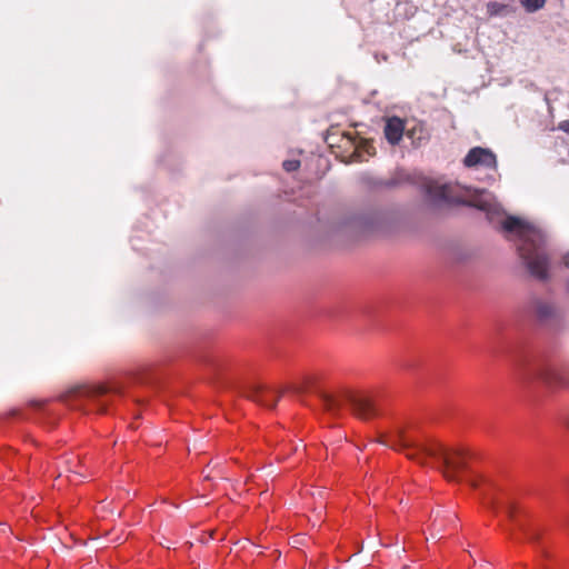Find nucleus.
I'll list each match as a JSON object with an SVG mask.
<instances>
[{
	"label": "nucleus",
	"instance_id": "nucleus-2",
	"mask_svg": "<svg viewBox=\"0 0 569 569\" xmlns=\"http://www.w3.org/2000/svg\"><path fill=\"white\" fill-rule=\"evenodd\" d=\"M391 448L405 452L406 457L417 463L425 466L427 457L442 461L441 472L450 481L457 480V473L467 467L462 459L463 451L456 450L451 457L445 447L436 441H419L402 430H397L392 439Z\"/></svg>",
	"mask_w": 569,
	"mask_h": 569
},
{
	"label": "nucleus",
	"instance_id": "nucleus-23",
	"mask_svg": "<svg viewBox=\"0 0 569 569\" xmlns=\"http://www.w3.org/2000/svg\"><path fill=\"white\" fill-rule=\"evenodd\" d=\"M481 567H482V568H488V567H489V563H488L487 561H483V562L481 563Z\"/></svg>",
	"mask_w": 569,
	"mask_h": 569
},
{
	"label": "nucleus",
	"instance_id": "nucleus-28",
	"mask_svg": "<svg viewBox=\"0 0 569 569\" xmlns=\"http://www.w3.org/2000/svg\"><path fill=\"white\" fill-rule=\"evenodd\" d=\"M379 546H385L382 542H379V543H376V547H379Z\"/></svg>",
	"mask_w": 569,
	"mask_h": 569
},
{
	"label": "nucleus",
	"instance_id": "nucleus-26",
	"mask_svg": "<svg viewBox=\"0 0 569 569\" xmlns=\"http://www.w3.org/2000/svg\"><path fill=\"white\" fill-rule=\"evenodd\" d=\"M121 540H122V539H121V537H117V538L113 540V542H120Z\"/></svg>",
	"mask_w": 569,
	"mask_h": 569
},
{
	"label": "nucleus",
	"instance_id": "nucleus-20",
	"mask_svg": "<svg viewBox=\"0 0 569 569\" xmlns=\"http://www.w3.org/2000/svg\"><path fill=\"white\" fill-rule=\"evenodd\" d=\"M212 468H213V469H217V470H218L219 472H221V473L223 472V468H222V466H221V463H220V462L213 463V465H212Z\"/></svg>",
	"mask_w": 569,
	"mask_h": 569
},
{
	"label": "nucleus",
	"instance_id": "nucleus-16",
	"mask_svg": "<svg viewBox=\"0 0 569 569\" xmlns=\"http://www.w3.org/2000/svg\"><path fill=\"white\" fill-rule=\"evenodd\" d=\"M500 7H501V6H500V4H498V3H492V4L489 7V10H490L492 13L498 14V13H499V8H500Z\"/></svg>",
	"mask_w": 569,
	"mask_h": 569
},
{
	"label": "nucleus",
	"instance_id": "nucleus-30",
	"mask_svg": "<svg viewBox=\"0 0 569 569\" xmlns=\"http://www.w3.org/2000/svg\"><path fill=\"white\" fill-rule=\"evenodd\" d=\"M408 568H409V566H408V565H405V566L402 567V569H408Z\"/></svg>",
	"mask_w": 569,
	"mask_h": 569
},
{
	"label": "nucleus",
	"instance_id": "nucleus-22",
	"mask_svg": "<svg viewBox=\"0 0 569 569\" xmlns=\"http://www.w3.org/2000/svg\"><path fill=\"white\" fill-rule=\"evenodd\" d=\"M405 551H406L405 548L399 549L398 552H397L398 557H400Z\"/></svg>",
	"mask_w": 569,
	"mask_h": 569
},
{
	"label": "nucleus",
	"instance_id": "nucleus-5",
	"mask_svg": "<svg viewBox=\"0 0 569 569\" xmlns=\"http://www.w3.org/2000/svg\"><path fill=\"white\" fill-rule=\"evenodd\" d=\"M403 130L405 123L400 118H390L385 126V137L389 143L395 146L402 139Z\"/></svg>",
	"mask_w": 569,
	"mask_h": 569
},
{
	"label": "nucleus",
	"instance_id": "nucleus-13",
	"mask_svg": "<svg viewBox=\"0 0 569 569\" xmlns=\"http://www.w3.org/2000/svg\"><path fill=\"white\" fill-rule=\"evenodd\" d=\"M540 378L547 383L552 385V378L550 373H541Z\"/></svg>",
	"mask_w": 569,
	"mask_h": 569
},
{
	"label": "nucleus",
	"instance_id": "nucleus-12",
	"mask_svg": "<svg viewBox=\"0 0 569 569\" xmlns=\"http://www.w3.org/2000/svg\"><path fill=\"white\" fill-rule=\"evenodd\" d=\"M431 529H432V538L437 537L443 529V526L441 523L436 522V526H433V523L431 525Z\"/></svg>",
	"mask_w": 569,
	"mask_h": 569
},
{
	"label": "nucleus",
	"instance_id": "nucleus-25",
	"mask_svg": "<svg viewBox=\"0 0 569 569\" xmlns=\"http://www.w3.org/2000/svg\"><path fill=\"white\" fill-rule=\"evenodd\" d=\"M69 471L72 473H77V471L71 466L69 467Z\"/></svg>",
	"mask_w": 569,
	"mask_h": 569
},
{
	"label": "nucleus",
	"instance_id": "nucleus-29",
	"mask_svg": "<svg viewBox=\"0 0 569 569\" xmlns=\"http://www.w3.org/2000/svg\"><path fill=\"white\" fill-rule=\"evenodd\" d=\"M379 546H385L382 542H379V543H376V547H379Z\"/></svg>",
	"mask_w": 569,
	"mask_h": 569
},
{
	"label": "nucleus",
	"instance_id": "nucleus-8",
	"mask_svg": "<svg viewBox=\"0 0 569 569\" xmlns=\"http://www.w3.org/2000/svg\"><path fill=\"white\" fill-rule=\"evenodd\" d=\"M318 396L320 397V399L323 403L325 410L330 413H336L341 406L342 400L336 398L335 396H332L330 393H327L323 391H318Z\"/></svg>",
	"mask_w": 569,
	"mask_h": 569
},
{
	"label": "nucleus",
	"instance_id": "nucleus-19",
	"mask_svg": "<svg viewBox=\"0 0 569 569\" xmlns=\"http://www.w3.org/2000/svg\"><path fill=\"white\" fill-rule=\"evenodd\" d=\"M560 129H562L566 132H569V121H565L560 124Z\"/></svg>",
	"mask_w": 569,
	"mask_h": 569
},
{
	"label": "nucleus",
	"instance_id": "nucleus-6",
	"mask_svg": "<svg viewBox=\"0 0 569 569\" xmlns=\"http://www.w3.org/2000/svg\"><path fill=\"white\" fill-rule=\"evenodd\" d=\"M533 309H535L536 316L541 321H549L557 317V309H556L555 305L549 301L536 299L533 301Z\"/></svg>",
	"mask_w": 569,
	"mask_h": 569
},
{
	"label": "nucleus",
	"instance_id": "nucleus-17",
	"mask_svg": "<svg viewBox=\"0 0 569 569\" xmlns=\"http://www.w3.org/2000/svg\"><path fill=\"white\" fill-rule=\"evenodd\" d=\"M506 511L508 513V516L513 519V506L511 503L507 505L506 506Z\"/></svg>",
	"mask_w": 569,
	"mask_h": 569
},
{
	"label": "nucleus",
	"instance_id": "nucleus-14",
	"mask_svg": "<svg viewBox=\"0 0 569 569\" xmlns=\"http://www.w3.org/2000/svg\"><path fill=\"white\" fill-rule=\"evenodd\" d=\"M432 515H433V517H435V519H433V521H432V522H433V526H436V522H438V521H439V519L441 518V510H440V509L435 510V511L432 512Z\"/></svg>",
	"mask_w": 569,
	"mask_h": 569
},
{
	"label": "nucleus",
	"instance_id": "nucleus-7",
	"mask_svg": "<svg viewBox=\"0 0 569 569\" xmlns=\"http://www.w3.org/2000/svg\"><path fill=\"white\" fill-rule=\"evenodd\" d=\"M107 391L108 389L104 386H77L70 392L78 398H94Z\"/></svg>",
	"mask_w": 569,
	"mask_h": 569
},
{
	"label": "nucleus",
	"instance_id": "nucleus-4",
	"mask_svg": "<svg viewBox=\"0 0 569 569\" xmlns=\"http://www.w3.org/2000/svg\"><path fill=\"white\" fill-rule=\"evenodd\" d=\"M467 168L497 169L496 154L487 148L475 147L469 150L463 159Z\"/></svg>",
	"mask_w": 569,
	"mask_h": 569
},
{
	"label": "nucleus",
	"instance_id": "nucleus-21",
	"mask_svg": "<svg viewBox=\"0 0 569 569\" xmlns=\"http://www.w3.org/2000/svg\"><path fill=\"white\" fill-rule=\"evenodd\" d=\"M529 539H530V540H532V541H535V540H537V539H538V535H537V533H530V535H529Z\"/></svg>",
	"mask_w": 569,
	"mask_h": 569
},
{
	"label": "nucleus",
	"instance_id": "nucleus-15",
	"mask_svg": "<svg viewBox=\"0 0 569 569\" xmlns=\"http://www.w3.org/2000/svg\"><path fill=\"white\" fill-rule=\"evenodd\" d=\"M562 264L565 268H569V252L565 253L562 256V260H561Z\"/></svg>",
	"mask_w": 569,
	"mask_h": 569
},
{
	"label": "nucleus",
	"instance_id": "nucleus-27",
	"mask_svg": "<svg viewBox=\"0 0 569 569\" xmlns=\"http://www.w3.org/2000/svg\"><path fill=\"white\" fill-rule=\"evenodd\" d=\"M362 549H363V546L361 545V546L359 547V549H358V553H359V552H361V551H362Z\"/></svg>",
	"mask_w": 569,
	"mask_h": 569
},
{
	"label": "nucleus",
	"instance_id": "nucleus-11",
	"mask_svg": "<svg viewBox=\"0 0 569 569\" xmlns=\"http://www.w3.org/2000/svg\"><path fill=\"white\" fill-rule=\"evenodd\" d=\"M282 167L286 171L292 172V171H296L300 167V161L295 160V159L286 160V161H283Z\"/></svg>",
	"mask_w": 569,
	"mask_h": 569
},
{
	"label": "nucleus",
	"instance_id": "nucleus-24",
	"mask_svg": "<svg viewBox=\"0 0 569 569\" xmlns=\"http://www.w3.org/2000/svg\"><path fill=\"white\" fill-rule=\"evenodd\" d=\"M453 517H455V516H452V517H449V518H448V521H449L450 523H455Z\"/></svg>",
	"mask_w": 569,
	"mask_h": 569
},
{
	"label": "nucleus",
	"instance_id": "nucleus-3",
	"mask_svg": "<svg viewBox=\"0 0 569 569\" xmlns=\"http://www.w3.org/2000/svg\"><path fill=\"white\" fill-rule=\"evenodd\" d=\"M342 400L346 401L351 407L353 413L361 419H368L378 412L376 402L369 397L345 391L342 393Z\"/></svg>",
	"mask_w": 569,
	"mask_h": 569
},
{
	"label": "nucleus",
	"instance_id": "nucleus-1",
	"mask_svg": "<svg viewBox=\"0 0 569 569\" xmlns=\"http://www.w3.org/2000/svg\"><path fill=\"white\" fill-rule=\"evenodd\" d=\"M423 192L435 204H465L486 212L487 219L498 226L508 240L516 242L519 257L529 273L538 280L548 279L550 259L545 249V233L518 217L506 216L491 192L460 183H440L433 180L423 183Z\"/></svg>",
	"mask_w": 569,
	"mask_h": 569
},
{
	"label": "nucleus",
	"instance_id": "nucleus-9",
	"mask_svg": "<svg viewBox=\"0 0 569 569\" xmlns=\"http://www.w3.org/2000/svg\"><path fill=\"white\" fill-rule=\"evenodd\" d=\"M248 397L250 399H252L253 401L258 402L259 405L270 407V408H274V406L279 399V396H278L272 402H269V400L264 397V390L261 387H253L251 392L248 395Z\"/></svg>",
	"mask_w": 569,
	"mask_h": 569
},
{
	"label": "nucleus",
	"instance_id": "nucleus-18",
	"mask_svg": "<svg viewBox=\"0 0 569 569\" xmlns=\"http://www.w3.org/2000/svg\"><path fill=\"white\" fill-rule=\"evenodd\" d=\"M67 549H68L67 545H64V543H63V542H61V541H58V548H54V550H56V551H58V550H59V551H64V550H67Z\"/></svg>",
	"mask_w": 569,
	"mask_h": 569
},
{
	"label": "nucleus",
	"instance_id": "nucleus-10",
	"mask_svg": "<svg viewBox=\"0 0 569 569\" xmlns=\"http://www.w3.org/2000/svg\"><path fill=\"white\" fill-rule=\"evenodd\" d=\"M519 3L523 7V9L529 12H536L542 9L546 4L547 0H518Z\"/></svg>",
	"mask_w": 569,
	"mask_h": 569
}]
</instances>
